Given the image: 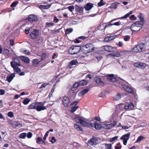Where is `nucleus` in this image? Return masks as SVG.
Wrapping results in <instances>:
<instances>
[{"label":"nucleus","mask_w":149,"mask_h":149,"mask_svg":"<svg viewBox=\"0 0 149 149\" xmlns=\"http://www.w3.org/2000/svg\"><path fill=\"white\" fill-rule=\"evenodd\" d=\"M74 119L77 123L84 127H95L97 130L102 129L103 127V126H102L100 124L93 120L89 122H87L84 120L83 118L79 116L75 117Z\"/></svg>","instance_id":"1"},{"label":"nucleus","mask_w":149,"mask_h":149,"mask_svg":"<svg viewBox=\"0 0 149 149\" xmlns=\"http://www.w3.org/2000/svg\"><path fill=\"white\" fill-rule=\"evenodd\" d=\"M146 48V47L144 44L140 43L133 48L132 49V52L134 53L137 54L144 51Z\"/></svg>","instance_id":"2"},{"label":"nucleus","mask_w":149,"mask_h":149,"mask_svg":"<svg viewBox=\"0 0 149 149\" xmlns=\"http://www.w3.org/2000/svg\"><path fill=\"white\" fill-rule=\"evenodd\" d=\"M81 49L84 53L87 54L93 51L94 47L92 44H89L83 46Z\"/></svg>","instance_id":"3"},{"label":"nucleus","mask_w":149,"mask_h":149,"mask_svg":"<svg viewBox=\"0 0 149 149\" xmlns=\"http://www.w3.org/2000/svg\"><path fill=\"white\" fill-rule=\"evenodd\" d=\"M143 25L142 23H141L140 21H138L132 24L130 26V28L132 31H137L142 28Z\"/></svg>","instance_id":"4"},{"label":"nucleus","mask_w":149,"mask_h":149,"mask_svg":"<svg viewBox=\"0 0 149 149\" xmlns=\"http://www.w3.org/2000/svg\"><path fill=\"white\" fill-rule=\"evenodd\" d=\"M80 49L81 48L79 47L72 46L69 49L68 52L70 54H75L78 53Z\"/></svg>","instance_id":"5"},{"label":"nucleus","mask_w":149,"mask_h":149,"mask_svg":"<svg viewBox=\"0 0 149 149\" xmlns=\"http://www.w3.org/2000/svg\"><path fill=\"white\" fill-rule=\"evenodd\" d=\"M11 67L13 68L14 72L15 74H16L20 72L21 71V70L19 68L18 66H20V64L19 63H17V65L14 64V62L11 61L10 63Z\"/></svg>","instance_id":"6"},{"label":"nucleus","mask_w":149,"mask_h":149,"mask_svg":"<svg viewBox=\"0 0 149 149\" xmlns=\"http://www.w3.org/2000/svg\"><path fill=\"white\" fill-rule=\"evenodd\" d=\"M134 66L135 68L144 69L146 66V64L142 62H137L134 63Z\"/></svg>","instance_id":"7"},{"label":"nucleus","mask_w":149,"mask_h":149,"mask_svg":"<svg viewBox=\"0 0 149 149\" xmlns=\"http://www.w3.org/2000/svg\"><path fill=\"white\" fill-rule=\"evenodd\" d=\"M97 137L93 136L92 138L91 139L87 141V144L88 145H90L92 146L94 145H96L97 144Z\"/></svg>","instance_id":"8"},{"label":"nucleus","mask_w":149,"mask_h":149,"mask_svg":"<svg viewBox=\"0 0 149 149\" xmlns=\"http://www.w3.org/2000/svg\"><path fill=\"white\" fill-rule=\"evenodd\" d=\"M45 102L36 103V110L38 111H40L46 109V107L43 106Z\"/></svg>","instance_id":"9"},{"label":"nucleus","mask_w":149,"mask_h":149,"mask_svg":"<svg viewBox=\"0 0 149 149\" xmlns=\"http://www.w3.org/2000/svg\"><path fill=\"white\" fill-rule=\"evenodd\" d=\"M124 108L125 109L129 111L134 110L135 109V106L132 102L126 104Z\"/></svg>","instance_id":"10"},{"label":"nucleus","mask_w":149,"mask_h":149,"mask_svg":"<svg viewBox=\"0 0 149 149\" xmlns=\"http://www.w3.org/2000/svg\"><path fill=\"white\" fill-rule=\"evenodd\" d=\"M116 124V122L115 121H113V123L106 124H103V127L105 129H109L115 126Z\"/></svg>","instance_id":"11"},{"label":"nucleus","mask_w":149,"mask_h":149,"mask_svg":"<svg viewBox=\"0 0 149 149\" xmlns=\"http://www.w3.org/2000/svg\"><path fill=\"white\" fill-rule=\"evenodd\" d=\"M62 103L65 107H67L70 103L69 97L67 96H64L63 98Z\"/></svg>","instance_id":"12"},{"label":"nucleus","mask_w":149,"mask_h":149,"mask_svg":"<svg viewBox=\"0 0 149 149\" xmlns=\"http://www.w3.org/2000/svg\"><path fill=\"white\" fill-rule=\"evenodd\" d=\"M79 102L78 101L74 102L72 104L71 109V112L73 113L79 107L78 106H76Z\"/></svg>","instance_id":"13"},{"label":"nucleus","mask_w":149,"mask_h":149,"mask_svg":"<svg viewBox=\"0 0 149 149\" xmlns=\"http://www.w3.org/2000/svg\"><path fill=\"white\" fill-rule=\"evenodd\" d=\"M122 87L128 93L131 94L134 93V90L132 88L124 84H122Z\"/></svg>","instance_id":"14"},{"label":"nucleus","mask_w":149,"mask_h":149,"mask_svg":"<svg viewBox=\"0 0 149 149\" xmlns=\"http://www.w3.org/2000/svg\"><path fill=\"white\" fill-rule=\"evenodd\" d=\"M104 50L107 52H112L113 51V49L115 48V47L109 45H106L104 46Z\"/></svg>","instance_id":"15"},{"label":"nucleus","mask_w":149,"mask_h":149,"mask_svg":"<svg viewBox=\"0 0 149 149\" xmlns=\"http://www.w3.org/2000/svg\"><path fill=\"white\" fill-rule=\"evenodd\" d=\"M39 35V32L38 30L36 29H34L31 33L30 36L32 38H35L36 36Z\"/></svg>","instance_id":"16"},{"label":"nucleus","mask_w":149,"mask_h":149,"mask_svg":"<svg viewBox=\"0 0 149 149\" xmlns=\"http://www.w3.org/2000/svg\"><path fill=\"white\" fill-rule=\"evenodd\" d=\"M117 35H116L113 36L107 37L104 39V42H109L110 40H113L117 38Z\"/></svg>","instance_id":"17"},{"label":"nucleus","mask_w":149,"mask_h":149,"mask_svg":"<svg viewBox=\"0 0 149 149\" xmlns=\"http://www.w3.org/2000/svg\"><path fill=\"white\" fill-rule=\"evenodd\" d=\"M84 8L83 7L78 5L75 6V10L77 12L81 15L83 14Z\"/></svg>","instance_id":"18"},{"label":"nucleus","mask_w":149,"mask_h":149,"mask_svg":"<svg viewBox=\"0 0 149 149\" xmlns=\"http://www.w3.org/2000/svg\"><path fill=\"white\" fill-rule=\"evenodd\" d=\"M27 19L31 21H37L38 18L37 16L34 15H30L27 18Z\"/></svg>","instance_id":"19"},{"label":"nucleus","mask_w":149,"mask_h":149,"mask_svg":"<svg viewBox=\"0 0 149 149\" xmlns=\"http://www.w3.org/2000/svg\"><path fill=\"white\" fill-rule=\"evenodd\" d=\"M132 13H133V11H130L129 13H128L127 14L125 15L124 16H123L122 17H121L120 18H117V19H113L111 20V21L110 22V23H111V22H112L113 21L116 20L118 19H123V18L125 19V18H127V17H128L131 14H132Z\"/></svg>","instance_id":"20"},{"label":"nucleus","mask_w":149,"mask_h":149,"mask_svg":"<svg viewBox=\"0 0 149 149\" xmlns=\"http://www.w3.org/2000/svg\"><path fill=\"white\" fill-rule=\"evenodd\" d=\"M19 58L24 62L26 63H29L30 62V60L29 58L27 57L20 56Z\"/></svg>","instance_id":"21"},{"label":"nucleus","mask_w":149,"mask_h":149,"mask_svg":"<svg viewBox=\"0 0 149 149\" xmlns=\"http://www.w3.org/2000/svg\"><path fill=\"white\" fill-rule=\"evenodd\" d=\"M107 79L109 80H110L112 81H115L116 80V79L113 74H108Z\"/></svg>","instance_id":"22"},{"label":"nucleus","mask_w":149,"mask_h":149,"mask_svg":"<svg viewBox=\"0 0 149 149\" xmlns=\"http://www.w3.org/2000/svg\"><path fill=\"white\" fill-rule=\"evenodd\" d=\"M94 80L95 82L97 84L99 85H102L103 84V82L98 77H95V78Z\"/></svg>","instance_id":"23"},{"label":"nucleus","mask_w":149,"mask_h":149,"mask_svg":"<svg viewBox=\"0 0 149 149\" xmlns=\"http://www.w3.org/2000/svg\"><path fill=\"white\" fill-rule=\"evenodd\" d=\"M89 91V90L88 89H84L80 92L79 93L78 95L79 96L81 97L84 94L87 93Z\"/></svg>","instance_id":"24"},{"label":"nucleus","mask_w":149,"mask_h":149,"mask_svg":"<svg viewBox=\"0 0 149 149\" xmlns=\"http://www.w3.org/2000/svg\"><path fill=\"white\" fill-rule=\"evenodd\" d=\"M123 95L122 94H117L114 96L113 99L114 100H118L121 98Z\"/></svg>","instance_id":"25"},{"label":"nucleus","mask_w":149,"mask_h":149,"mask_svg":"<svg viewBox=\"0 0 149 149\" xmlns=\"http://www.w3.org/2000/svg\"><path fill=\"white\" fill-rule=\"evenodd\" d=\"M78 63V62L77 60H72L69 64V68H71L72 66L76 65Z\"/></svg>","instance_id":"26"},{"label":"nucleus","mask_w":149,"mask_h":149,"mask_svg":"<svg viewBox=\"0 0 149 149\" xmlns=\"http://www.w3.org/2000/svg\"><path fill=\"white\" fill-rule=\"evenodd\" d=\"M93 7L92 4L91 3H87L84 7L85 9L86 10H90Z\"/></svg>","instance_id":"27"},{"label":"nucleus","mask_w":149,"mask_h":149,"mask_svg":"<svg viewBox=\"0 0 149 149\" xmlns=\"http://www.w3.org/2000/svg\"><path fill=\"white\" fill-rule=\"evenodd\" d=\"M15 77V75L14 74L8 75L7 77V79L8 82H10L13 80Z\"/></svg>","instance_id":"28"},{"label":"nucleus","mask_w":149,"mask_h":149,"mask_svg":"<svg viewBox=\"0 0 149 149\" xmlns=\"http://www.w3.org/2000/svg\"><path fill=\"white\" fill-rule=\"evenodd\" d=\"M130 133L129 132L126 134H125L122 136L120 139L122 140H128L130 137Z\"/></svg>","instance_id":"29"},{"label":"nucleus","mask_w":149,"mask_h":149,"mask_svg":"<svg viewBox=\"0 0 149 149\" xmlns=\"http://www.w3.org/2000/svg\"><path fill=\"white\" fill-rule=\"evenodd\" d=\"M52 5L51 4H49L47 5H40L39 7V8L41 9H47L49 8Z\"/></svg>","instance_id":"30"},{"label":"nucleus","mask_w":149,"mask_h":149,"mask_svg":"<svg viewBox=\"0 0 149 149\" xmlns=\"http://www.w3.org/2000/svg\"><path fill=\"white\" fill-rule=\"evenodd\" d=\"M21 52L22 53L26 55H30V52L29 50L25 49H22L21 50Z\"/></svg>","instance_id":"31"},{"label":"nucleus","mask_w":149,"mask_h":149,"mask_svg":"<svg viewBox=\"0 0 149 149\" xmlns=\"http://www.w3.org/2000/svg\"><path fill=\"white\" fill-rule=\"evenodd\" d=\"M139 18L140 20V23H142V25H143V23L144 22L143 16L141 13H139L137 16Z\"/></svg>","instance_id":"32"},{"label":"nucleus","mask_w":149,"mask_h":149,"mask_svg":"<svg viewBox=\"0 0 149 149\" xmlns=\"http://www.w3.org/2000/svg\"><path fill=\"white\" fill-rule=\"evenodd\" d=\"M36 103H33L30 104L29 106V108L30 109H35L36 110Z\"/></svg>","instance_id":"33"},{"label":"nucleus","mask_w":149,"mask_h":149,"mask_svg":"<svg viewBox=\"0 0 149 149\" xmlns=\"http://www.w3.org/2000/svg\"><path fill=\"white\" fill-rule=\"evenodd\" d=\"M79 86H80V85L79 82H78L74 84V85L71 88V90L74 91L75 90L76 88Z\"/></svg>","instance_id":"34"},{"label":"nucleus","mask_w":149,"mask_h":149,"mask_svg":"<svg viewBox=\"0 0 149 149\" xmlns=\"http://www.w3.org/2000/svg\"><path fill=\"white\" fill-rule=\"evenodd\" d=\"M36 142L38 144H42V139L41 137H38L36 139Z\"/></svg>","instance_id":"35"},{"label":"nucleus","mask_w":149,"mask_h":149,"mask_svg":"<svg viewBox=\"0 0 149 149\" xmlns=\"http://www.w3.org/2000/svg\"><path fill=\"white\" fill-rule=\"evenodd\" d=\"M49 85V84L47 83H43L41 85V86L39 87V89H41L43 88H46L47 86Z\"/></svg>","instance_id":"36"},{"label":"nucleus","mask_w":149,"mask_h":149,"mask_svg":"<svg viewBox=\"0 0 149 149\" xmlns=\"http://www.w3.org/2000/svg\"><path fill=\"white\" fill-rule=\"evenodd\" d=\"M79 82L80 86L85 85L87 84V81L84 80H82Z\"/></svg>","instance_id":"37"},{"label":"nucleus","mask_w":149,"mask_h":149,"mask_svg":"<svg viewBox=\"0 0 149 149\" xmlns=\"http://www.w3.org/2000/svg\"><path fill=\"white\" fill-rule=\"evenodd\" d=\"M40 62V61L37 59H33L32 61L33 65H35L38 64Z\"/></svg>","instance_id":"38"},{"label":"nucleus","mask_w":149,"mask_h":149,"mask_svg":"<svg viewBox=\"0 0 149 149\" xmlns=\"http://www.w3.org/2000/svg\"><path fill=\"white\" fill-rule=\"evenodd\" d=\"M74 127L77 130H82L81 126L78 124H75L74 125Z\"/></svg>","instance_id":"39"},{"label":"nucleus","mask_w":149,"mask_h":149,"mask_svg":"<svg viewBox=\"0 0 149 149\" xmlns=\"http://www.w3.org/2000/svg\"><path fill=\"white\" fill-rule=\"evenodd\" d=\"M125 118L128 120L129 121L132 120L133 121L134 120H135V118L131 116H127L125 117Z\"/></svg>","instance_id":"40"},{"label":"nucleus","mask_w":149,"mask_h":149,"mask_svg":"<svg viewBox=\"0 0 149 149\" xmlns=\"http://www.w3.org/2000/svg\"><path fill=\"white\" fill-rule=\"evenodd\" d=\"M4 54L8 57L10 56L9 51L6 49H4L3 52Z\"/></svg>","instance_id":"41"},{"label":"nucleus","mask_w":149,"mask_h":149,"mask_svg":"<svg viewBox=\"0 0 149 149\" xmlns=\"http://www.w3.org/2000/svg\"><path fill=\"white\" fill-rule=\"evenodd\" d=\"M144 137L142 136H140L138 137L137 139L135 141L136 143H138L141 141L142 139H144Z\"/></svg>","instance_id":"42"},{"label":"nucleus","mask_w":149,"mask_h":149,"mask_svg":"<svg viewBox=\"0 0 149 149\" xmlns=\"http://www.w3.org/2000/svg\"><path fill=\"white\" fill-rule=\"evenodd\" d=\"M30 100L28 98L25 99L23 101V103L24 105L27 104L30 102Z\"/></svg>","instance_id":"43"},{"label":"nucleus","mask_w":149,"mask_h":149,"mask_svg":"<svg viewBox=\"0 0 149 149\" xmlns=\"http://www.w3.org/2000/svg\"><path fill=\"white\" fill-rule=\"evenodd\" d=\"M26 136V133H23L21 134L19 136L20 138L24 139L25 138Z\"/></svg>","instance_id":"44"},{"label":"nucleus","mask_w":149,"mask_h":149,"mask_svg":"<svg viewBox=\"0 0 149 149\" xmlns=\"http://www.w3.org/2000/svg\"><path fill=\"white\" fill-rule=\"evenodd\" d=\"M121 146L120 143H118L115 146V149H121Z\"/></svg>","instance_id":"45"},{"label":"nucleus","mask_w":149,"mask_h":149,"mask_svg":"<svg viewBox=\"0 0 149 149\" xmlns=\"http://www.w3.org/2000/svg\"><path fill=\"white\" fill-rule=\"evenodd\" d=\"M113 56H115L117 57H119L120 56V54L118 52H116L112 54H111Z\"/></svg>","instance_id":"46"},{"label":"nucleus","mask_w":149,"mask_h":149,"mask_svg":"<svg viewBox=\"0 0 149 149\" xmlns=\"http://www.w3.org/2000/svg\"><path fill=\"white\" fill-rule=\"evenodd\" d=\"M67 8L70 11L72 12L74 9V6H69Z\"/></svg>","instance_id":"47"},{"label":"nucleus","mask_w":149,"mask_h":149,"mask_svg":"<svg viewBox=\"0 0 149 149\" xmlns=\"http://www.w3.org/2000/svg\"><path fill=\"white\" fill-rule=\"evenodd\" d=\"M106 149H111V143L105 144Z\"/></svg>","instance_id":"48"},{"label":"nucleus","mask_w":149,"mask_h":149,"mask_svg":"<svg viewBox=\"0 0 149 149\" xmlns=\"http://www.w3.org/2000/svg\"><path fill=\"white\" fill-rule=\"evenodd\" d=\"M130 36H126L124 37V40L125 41H128L130 39Z\"/></svg>","instance_id":"49"},{"label":"nucleus","mask_w":149,"mask_h":149,"mask_svg":"<svg viewBox=\"0 0 149 149\" xmlns=\"http://www.w3.org/2000/svg\"><path fill=\"white\" fill-rule=\"evenodd\" d=\"M46 24L47 27H48L50 26H52L54 25V24L51 22L46 23Z\"/></svg>","instance_id":"50"},{"label":"nucleus","mask_w":149,"mask_h":149,"mask_svg":"<svg viewBox=\"0 0 149 149\" xmlns=\"http://www.w3.org/2000/svg\"><path fill=\"white\" fill-rule=\"evenodd\" d=\"M130 19L132 21L135 20L137 19V17L134 15H132L130 17Z\"/></svg>","instance_id":"51"},{"label":"nucleus","mask_w":149,"mask_h":149,"mask_svg":"<svg viewBox=\"0 0 149 149\" xmlns=\"http://www.w3.org/2000/svg\"><path fill=\"white\" fill-rule=\"evenodd\" d=\"M8 116L10 117L13 118L14 117L13 113L12 111L9 112L8 113Z\"/></svg>","instance_id":"52"},{"label":"nucleus","mask_w":149,"mask_h":149,"mask_svg":"<svg viewBox=\"0 0 149 149\" xmlns=\"http://www.w3.org/2000/svg\"><path fill=\"white\" fill-rule=\"evenodd\" d=\"M120 23L119 22H115L113 24H111L110 23L108 25V26H112L113 25H116V26H119L120 25Z\"/></svg>","instance_id":"53"},{"label":"nucleus","mask_w":149,"mask_h":149,"mask_svg":"<svg viewBox=\"0 0 149 149\" xmlns=\"http://www.w3.org/2000/svg\"><path fill=\"white\" fill-rule=\"evenodd\" d=\"M32 134L31 132H29L26 134V136L28 138H31L32 136Z\"/></svg>","instance_id":"54"},{"label":"nucleus","mask_w":149,"mask_h":149,"mask_svg":"<svg viewBox=\"0 0 149 149\" xmlns=\"http://www.w3.org/2000/svg\"><path fill=\"white\" fill-rule=\"evenodd\" d=\"M105 4V3L102 1H100L98 3V5L99 6H103Z\"/></svg>","instance_id":"55"},{"label":"nucleus","mask_w":149,"mask_h":149,"mask_svg":"<svg viewBox=\"0 0 149 149\" xmlns=\"http://www.w3.org/2000/svg\"><path fill=\"white\" fill-rule=\"evenodd\" d=\"M78 23V22L76 21H71L70 23V25H75Z\"/></svg>","instance_id":"56"},{"label":"nucleus","mask_w":149,"mask_h":149,"mask_svg":"<svg viewBox=\"0 0 149 149\" xmlns=\"http://www.w3.org/2000/svg\"><path fill=\"white\" fill-rule=\"evenodd\" d=\"M14 61L15 62V63H14V64H15L17 65V63H19V61L18 59L17 58H15L14 59Z\"/></svg>","instance_id":"57"},{"label":"nucleus","mask_w":149,"mask_h":149,"mask_svg":"<svg viewBox=\"0 0 149 149\" xmlns=\"http://www.w3.org/2000/svg\"><path fill=\"white\" fill-rule=\"evenodd\" d=\"M17 1H14L11 4V6L12 7H15L17 4Z\"/></svg>","instance_id":"58"},{"label":"nucleus","mask_w":149,"mask_h":149,"mask_svg":"<svg viewBox=\"0 0 149 149\" xmlns=\"http://www.w3.org/2000/svg\"><path fill=\"white\" fill-rule=\"evenodd\" d=\"M119 126L121 127L123 129H128V127L126 126H122L121 124H120Z\"/></svg>","instance_id":"59"},{"label":"nucleus","mask_w":149,"mask_h":149,"mask_svg":"<svg viewBox=\"0 0 149 149\" xmlns=\"http://www.w3.org/2000/svg\"><path fill=\"white\" fill-rule=\"evenodd\" d=\"M5 93V91L3 90H0V95H3Z\"/></svg>","instance_id":"60"},{"label":"nucleus","mask_w":149,"mask_h":149,"mask_svg":"<svg viewBox=\"0 0 149 149\" xmlns=\"http://www.w3.org/2000/svg\"><path fill=\"white\" fill-rule=\"evenodd\" d=\"M56 141V140L55 138L54 137H52V139L51 141V143H53L55 142Z\"/></svg>","instance_id":"61"},{"label":"nucleus","mask_w":149,"mask_h":149,"mask_svg":"<svg viewBox=\"0 0 149 149\" xmlns=\"http://www.w3.org/2000/svg\"><path fill=\"white\" fill-rule=\"evenodd\" d=\"M117 137H118V136H114V137H113L111 139H110V142H112L114 141L116 139H117Z\"/></svg>","instance_id":"62"},{"label":"nucleus","mask_w":149,"mask_h":149,"mask_svg":"<svg viewBox=\"0 0 149 149\" xmlns=\"http://www.w3.org/2000/svg\"><path fill=\"white\" fill-rule=\"evenodd\" d=\"M16 126L18 127H22L21 124L17 122L15 124Z\"/></svg>","instance_id":"63"},{"label":"nucleus","mask_w":149,"mask_h":149,"mask_svg":"<svg viewBox=\"0 0 149 149\" xmlns=\"http://www.w3.org/2000/svg\"><path fill=\"white\" fill-rule=\"evenodd\" d=\"M73 31V29H68L66 30V31L68 32V33H70L72 32Z\"/></svg>","instance_id":"64"}]
</instances>
